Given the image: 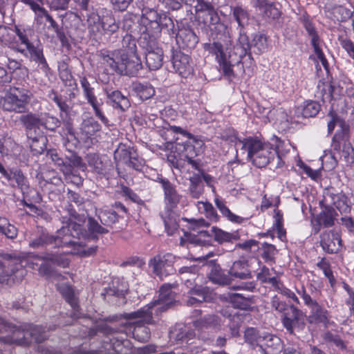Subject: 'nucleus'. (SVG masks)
<instances>
[{
  "instance_id": "nucleus-1",
  "label": "nucleus",
  "mask_w": 354,
  "mask_h": 354,
  "mask_svg": "<svg viewBox=\"0 0 354 354\" xmlns=\"http://www.w3.org/2000/svg\"><path fill=\"white\" fill-rule=\"evenodd\" d=\"M196 7V19L199 24L209 28L212 43L204 44V49L215 55L220 70L223 75L229 80L235 77L232 67L236 64L246 63L243 60L236 47L232 45V41L229 34L227 26L221 21L216 9L214 5L205 0H197Z\"/></svg>"
},
{
  "instance_id": "nucleus-2",
  "label": "nucleus",
  "mask_w": 354,
  "mask_h": 354,
  "mask_svg": "<svg viewBox=\"0 0 354 354\" xmlns=\"http://www.w3.org/2000/svg\"><path fill=\"white\" fill-rule=\"evenodd\" d=\"M68 216L62 218L63 226L57 232V235L51 234L47 229L37 226L29 241V247L32 249H41L53 245L55 248H65L70 243V235L73 237H88L96 239V233H105L107 231L102 228L94 218L88 221L86 230L84 224L86 216L84 214H77L69 205L66 207Z\"/></svg>"
},
{
  "instance_id": "nucleus-3",
  "label": "nucleus",
  "mask_w": 354,
  "mask_h": 354,
  "mask_svg": "<svg viewBox=\"0 0 354 354\" xmlns=\"http://www.w3.org/2000/svg\"><path fill=\"white\" fill-rule=\"evenodd\" d=\"M0 327L3 330L0 342L7 344L28 346L32 342L41 343L48 337L42 326L29 324L27 328L21 329L4 318H0Z\"/></svg>"
},
{
  "instance_id": "nucleus-4",
  "label": "nucleus",
  "mask_w": 354,
  "mask_h": 354,
  "mask_svg": "<svg viewBox=\"0 0 354 354\" xmlns=\"http://www.w3.org/2000/svg\"><path fill=\"white\" fill-rule=\"evenodd\" d=\"M239 143L242 144V149L247 151L248 159L257 167H265L274 159H277L278 165H280L279 149L283 142L279 138L276 137L275 148L263 144L260 140L252 137L240 140Z\"/></svg>"
},
{
  "instance_id": "nucleus-5",
  "label": "nucleus",
  "mask_w": 354,
  "mask_h": 354,
  "mask_svg": "<svg viewBox=\"0 0 354 354\" xmlns=\"http://www.w3.org/2000/svg\"><path fill=\"white\" fill-rule=\"evenodd\" d=\"M333 106V104H332ZM329 120L327 124L328 134L333 133L335 126H338L339 129L336 131L332 138L330 155L335 163L337 159L341 158L342 144L349 142L350 141V126L339 114L333 110V107L327 114Z\"/></svg>"
},
{
  "instance_id": "nucleus-6",
  "label": "nucleus",
  "mask_w": 354,
  "mask_h": 354,
  "mask_svg": "<svg viewBox=\"0 0 354 354\" xmlns=\"http://www.w3.org/2000/svg\"><path fill=\"white\" fill-rule=\"evenodd\" d=\"M245 342L262 354H278L283 350V342L275 335L261 333L254 328H248L244 334Z\"/></svg>"
},
{
  "instance_id": "nucleus-7",
  "label": "nucleus",
  "mask_w": 354,
  "mask_h": 354,
  "mask_svg": "<svg viewBox=\"0 0 354 354\" xmlns=\"http://www.w3.org/2000/svg\"><path fill=\"white\" fill-rule=\"evenodd\" d=\"M104 64L120 75L136 77L143 68V64L138 54H124L110 57L108 54L100 53Z\"/></svg>"
},
{
  "instance_id": "nucleus-8",
  "label": "nucleus",
  "mask_w": 354,
  "mask_h": 354,
  "mask_svg": "<svg viewBox=\"0 0 354 354\" xmlns=\"http://www.w3.org/2000/svg\"><path fill=\"white\" fill-rule=\"evenodd\" d=\"M268 48V37L261 32L252 35L250 38L246 33L240 32L235 50L243 57V60L249 61L252 64L253 62L252 53L261 55L266 52Z\"/></svg>"
},
{
  "instance_id": "nucleus-9",
  "label": "nucleus",
  "mask_w": 354,
  "mask_h": 354,
  "mask_svg": "<svg viewBox=\"0 0 354 354\" xmlns=\"http://www.w3.org/2000/svg\"><path fill=\"white\" fill-rule=\"evenodd\" d=\"M176 304V300H166L158 298L149 304L145 308L130 313L121 314L120 317L127 320L140 319V322L147 324H153V310L158 315L172 308Z\"/></svg>"
},
{
  "instance_id": "nucleus-10",
  "label": "nucleus",
  "mask_w": 354,
  "mask_h": 354,
  "mask_svg": "<svg viewBox=\"0 0 354 354\" xmlns=\"http://www.w3.org/2000/svg\"><path fill=\"white\" fill-rule=\"evenodd\" d=\"M171 129L174 132L180 133L183 137L187 138L185 141L179 138H176L174 146L176 152L182 154L185 160L194 158L199 155L204 146L201 140L196 138L192 133L180 127L174 126Z\"/></svg>"
},
{
  "instance_id": "nucleus-11",
  "label": "nucleus",
  "mask_w": 354,
  "mask_h": 354,
  "mask_svg": "<svg viewBox=\"0 0 354 354\" xmlns=\"http://www.w3.org/2000/svg\"><path fill=\"white\" fill-rule=\"evenodd\" d=\"M30 100V91L19 88H11L2 99V108L4 111L25 113Z\"/></svg>"
},
{
  "instance_id": "nucleus-12",
  "label": "nucleus",
  "mask_w": 354,
  "mask_h": 354,
  "mask_svg": "<svg viewBox=\"0 0 354 354\" xmlns=\"http://www.w3.org/2000/svg\"><path fill=\"white\" fill-rule=\"evenodd\" d=\"M114 160L116 166L124 165L136 171H141L144 166V160L139 156L137 150L122 143L115 150Z\"/></svg>"
},
{
  "instance_id": "nucleus-13",
  "label": "nucleus",
  "mask_w": 354,
  "mask_h": 354,
  "mask_svg": "<svg viewBox=\"0 0 354 354\" xmlns=\"http://www.w3.org/2000/svg\"><path fill=\"white\" fill-rule=\"evenodd\" d=\"M175 259L176 257L171 253L158 254L149 260V266L152 268L153 273L162 280L176 272Z\"/></svg>"
},
{
  "instance_id": "nucleus-14",
  "label": "nucleus",
  "mask_w": 354,
  "mask_h": 354,
  "mask_svg": "<svg viewBox=\"0 0 354 354\" xmlns=\"http://www.w3.org/2000/svg\"><path fill=\"white\" fill-rule=\"evenodd\" d=\"M281 323L286 330L291 335L295 334V328L303 329L305 326V315L295 306L290 304L282 313Z\"/></svg>"
},
{
  "instance_id": "nucleus-15",
  "label": "nucleus",
  "mask_w": 354,
  "mask_h": 354,
  "mask_svg": "<svg viewBox=\"0 0 354 354\" xmlns=\"http://www.w3.org/2000/svg\"><path fill=\"white\" fill-rule=\"evenodd\" d=\"M98 224L104 229H105L107 232L105 233H96V239H90L88 237H73L70 235V239L73 243H70L67 245H65V248H71L70 251L72 254H78L81 257H86L95 255L97 251L98 247L97 245H92L91 247H88L86 241H96L98 240V235L100 234H105L109 232V230L106 227L102 226L99 223Z\"/></svg>"
},
{
  "instance_id": "nucleus-16",
  "label": "nucleus",
  "mask_w": 354,
  "mask_h": 354,
  "mask_svg": "<svg viewBox=\"0 0 354 354\" xmlns=\"http://www.w3.org/2000/svg\"><path fill=\"white\" fill-rule=\"evenodd\" d=\"M156 181L161 185L164 191L166 209L172 211L180 203L183 196L178 192L176 186L168 179L163 177H158Z\"/></svg>"
},
{
  "instance_id": "nucleus-17",
  "label": "nucleus",
  "mask_w": 354,
  "mask_h": 354,
  "mask_svg": "<svg viewBox=\"0 0 354 354\" xmlns=\"http://www.w3.org/2000/svg\"><path fill=\"white\" fill-rule=\"evenodd\" d=\"M0 257L6 260L10 261L12 264V268L10 269V271L5 270L3 269L2 272H0V284H5L8 286H11L14 283V279L12 278V274L18 271L17 265L20 264L21 267L26 266L23 265V259L19 256L16 255L15 254H8V253H0ZM1 268H5L6 267L3 263Z\"/></svg>"
},
{
  "instance_id": "nucleus-18",
  "label": "nucleus",
  "mask_w": 354,
  "mask_h": 354,
  "mask_svg": "<svg viewBox=\"0 0 354 354\" xmlns=\"http://www.w3.org/2000/svg\"><path fill=\"white\" fill-rule=\"evenodd\" d=\"M171 53V62L175 71L185 78L192 75L193 68L190 57L178 50L172 49Z\"/></svg>"
},
{
  "instance_id": "nucleus-19",
  "label": "nucleus",
  "mask_w": 354,
  "mask_h": 354,
  "mask_svg": "<svg viewBox=\"0 0 354 354\" xmlns=\"http://www.w3.org/2000/svg\"><path fill=\"white\" fill-rule=\"evenodd\" d=\"M174 35H175L178 47L185 50L194 49L199 41L198 35L189 26L178 29L171 36Z\"/></svg>"
},
{
  "instance_id": "nucleus-20",
  "label": "nucleus",
  "mask_w": 354,
  "mask_h": 354,
  "mask_svg": "<svg viewBox=\"0 0 354 354\" xmlns=\"http://www.w3.org/2000/svg\"><path fill=\"white\" fill-rule=\"evenodd\" d=\"M207 265L211 268L207 277L212 283L219 286H227L231 283L232 277L229 274V271L225 273L216 260L209 261Z\"/></svg>"
},
{
  "instance_id": "nucleus-21",
  "label": "nucleus",
  "mask_w": 354,
  "mask_h": 354,
  "mask_svg": "<svg viewBox=\"0 0 354 354\" xmlns=\"http://www.w3.org/2000/svg\"><path fill=\"white\" fill-rule=\"evenodd\" d=\"M320 245L328 254L337 253L340 248L342 240L339 235L331 230L324 232L320 236Z\"/></svg>"
},
{
  "instance_id": "nucleus-22",
  "label": "nucleus",
  "mask_w": 354,
  "mask_h": 354,
  "mask_svg": "<svg viewBox=\"0 0 354 354\" xmlns=\"http://www.w3.org/2000/svg\"><path fill=\"white\" fill-rule=\"evenodd\" d=\"M138 40L131 33H127L123 36L121 41V48L112 51H101L100 53L108 54L110 57H115L124 54H138L136 43Z\"/></svg>"
},
{
  "instance_id": "nucleus-23",
  "label": "nucleus",
  "mask_w": 354,
  "mask_h": 354,
  "mask_svg": "<svg viewBox=\"0 0 354 354\" xmlns=\"http://www.w3.org/2000/svg\"><path fill=\"white\" fill-rule=\"evenodd\" d=\"M105 93L108 101L114 109L125 111L131 106V103L128 97L123 95L119 90L106 88Z\"/></svg>"
},
{
  "instance_id": "nucleus-24",
  "label": "nucleus",
  "mask_w": 354,
  "mask_h": 354,
  "mask_svg": "<svg viewBox=\"0 0 354 354\" xmlns=\"http://www.w3.org/2000/svg\"><path fill=\"white\" fill-rule=\"evenodd\" d=\"M155 26H151L149 31L153 33H159L162 30H166L169 35L175 34L176 28L173 19L166 12H160Z\"/></svg>"
},
{
  "instance_id": "nucleus-25",
  "label": "nucleus",
  "mask_w": 354,
  "mask_h": 354,
  "mask_svg": "<svg viewBox=\"0 0 354 354\" xmlns=\"http://www.w3.org/2000/svg\"><path fill=\"white\" fill-rule=\"evenodd\" d=\"M194 325L197 330L201 331L209 329L218 331L221 328V319L214 314L206 315L196 320Z\"/></svg>"
},
{
  "instance_id": "nucleus-26",
  "label": "nucleus",
  "mask_w": 354,
  "mask_h": 354,
  "mask_svg": "<svg viewBox=\"0 0 354 354\" xmlns=\"http://www.w3.org/2000/svg\"><path fill=\"white\" fill-rule=\"evenodd\" d=\"M19 120L24 127L28 138H31L29 135L32 131H36L37 129H40V113H35L27 111L26 113H22L19 116Z\"/></svg>"
},
{
  "instance_id": "nucleus-27",
  "label": "nucleus",
  "mask_w": 354,
  "mask_h": 354,
  "mask_svg": "<svg viewBox=\"0 0 354 354\" xmlns=\"http://www.w3.org/2000/svg\"><path fill=\"white\" fill-rule=\"evenodd\" d=\"M254 6L265 18L276 19L281 15V12L275 3L268 0H254Z\"/></svg>"
},
{
  "instance_id": "nucleus-28",
  "label": "nucleus",
  "mask_w": 354,
  "mask_h": 354,
  "mask_svg": "<svg viewBox=\"0 0 354 354\" xmlns=\"http://www.w3.org/2000/svg\"><path fill=\"white\" fill-rule=\"evenodd\" d=\"M229 274L232 277L239 279H250L252 277L248 261L245 259L234 261L229 270Z\"/></svg>"
},
{
  "instance_id": "nucleus-29",
  "label": "nucleus",
  "mask_w": 354,
  "mask_h": 354,
  "mask_svg": "<svg viewBox=\"0 0 354 354\" xmlns=\"http://www.w3.org/2000/svg\"><path fill=\"white\" fill-rule=\"evenodd\" d=\"M59 292L68 302L71 308H73V313L71 314V317L74 319H78L80 317V306L78 304V299L75 295L73 288L70 286H62L59 288Z\"/></svg>"
},
{
  "instance_id": "nucleus-30",
  "label": "nucleus",
  "mask_w": 354,
  "mask_h": 354,
  "mask_svg": "<svg viewBox=\"0 0 354 354\" xmlns=\"http://www.w3.org/2000/svg\"><path fill=\"white\" fill-rule=\"evenodd\" d=\"M26 49L30 55V59L40 66L43 71L47 72L50 69L40 45L31 43L26 46Z\"/></svg>"
},
{
  "instance_id": "nucleus-31",
  "label": "nucleus",
  "mask_w": 354,
  "mask_h": 354,
  "mask_svg": "<svg viewBox=\"0 0 354 354\" xmlns=\"http://www.w3.org/2000/svg\"><path fill=\"white\" fill-rule=\"evenodd\" d=\"M128 292V288L124 283L121 282L118 278L112 280L107 288L104 289L102 296L105 298L106 296H113L118 298H125Z\"/></svg>"
},
{
  "instance_id": "nucleus-32",
  "label": "nucleus",
  "mask_w": 354,
  "mask_h": 354,
  "mask_svg": "<svg viewBox=\"0 0 354 354\" xmlns=\"http://www.w3.org/2000/svg\"><path fill=\"white\" fill-rule=\"evenodd\" d=\"M188 295H193L201 304L203 302H212L216 299V293L210 288L198 285L192 290H189Z\"/></svg>"
},
{
  "instance_id": "nucleus-33",
  "label": "nucleus",
  "mask_w": 354,
  "mask_h": 354,
  "mask_svg": "<svg viewBox=\"0 0 354 354\" xmlns=\"http://www.w3.org/2000/svg\"><path fill=\"white\" fill-rule=\"evenodd\" d=\"M321 110V105L319 102L313 100H308L303 105L299 106L295 109V114L297 117L313 118L316 116Z\"/></svg>"
},
{
  "instance_id": "nucleus-34",
  "label": "nucleus",
  "mask_w": 354,
  "mask_h": 354,
  "mask_svg": "<svg viewBox=\"0 0 354 354\" xmlns=\"http://www.w3.org/2000/svg\"><path fill=\"white\" fill-rule=\"evenodd\" d=\"M67 198L68 200V204L65 206L64 209L66 211V207L68 205H71L73 209L77 213V214H84L86 216V220L84 224L86 230H88L87 223L88 221L91 217H88V215L86 212H80L81 207L84 205V198L82 197L80 194L73 191L70 189H68L67 191Z\"/></svg>"
},
{
  "instance_id": "nucleus-35",
  "label": "nucleus",
  "mask_w": 354,
  "mask_h": 354,
  "mask_svg": "<svg viewBox=\"0 0 354 354\" xmlns=\"http://www.w3.org/2000/svg\"><path fill=\"white\" fill-rule=\"evenodd\" d=\"M145 64L151 71L159 69L163 63V51L162 48H158L155 50L145 52Z\"/></svg>"
},
{
  "instance_id": "nucleus-36",
  "label": "nucleus",
  "mask_w": 354,
  "mask_h": 354,
  "mask_svg": "<svg viewBox=\"0 0 354 354\" xmlns=\"http://www.w3.org/2000/svg\"><path fill=\"white\" fill-rule=\"evenodd\" d=\"M229 301L234 308L243 310H252L254 303L252 297H246L239 293L229 294Z\"/></svg>"
},
{
  "instance_id": "nucleus-37",
  "label": "nucleus",
  "mask_w": 354,
  "mask_h": 354,
  "mask_svg": "<svg viewBox=\"0 0 354 354\" xmlns=\"http://www.w3.org/2000/svg\"><path fill=\"white\" fill-rule=\"evenodd\" d=\"M311 308V314L308 317L310 324H324L326 326L328 322V312L318 303Z\"/></svg>"
},
{
  "instance_id": "nucleus-38",
  "label": "nucleus",
  "mask_w": 354,
  "mask_h": 354,
  "mask_svg": "<svg viewBox=\"0 0 354 354\" xmlns=\"http://www.w3.org/2000/svg\"><path fill=\"white\" fill-rule=\"evenodd\" d=\"M337 215L335 209L331 206H325L318 214L317 221L319 225L325 227H331L335 224V217Z\"/></svg>"
},
{
  "instance_id": "nucleus-39",
  "label": "nucleus",
  "mask_w": 354,
  "mask_h": 354,
  "mask_svg": "<svg viewBox=\"0 0 354 354\" xmlns=\"http://www.w3.org/2000/svg\"><path fill=\"white\" fill-rule=\"evenodd\" d=\"M138 45L145 52L158 48V41L155 37L149 33V30H143L138 39Z\"/></svg>"
},
{
  "instance_id": "nucleus-40",
  "label": "nucleus",
  "mask_w": 354,
  "mask_h": 354,
  "mask_svg": "<svg viewBox=\"0 0 354 354\" xmlns=\"http://www.w3.org/2000/svg\"><path fill=\"white\" fill-rule=\"evenodd\" d=\"M100 19L102 29L109 34L116 32L120 28L119 21H117L112 13H106L101 17L97 16Z\"/></svg>"
},
{
  "instance_id": "nucleus-41",
  "label": "nucleus",
  "mask_w": 354,
  "mask_h": 354,
  "mask_svg": "<svg viewBox=\"0 0 354 354\" xmlns=\"http://www.w3.org/2000/svg\"><path fill=\"white\" fill-rule=\"evenodd\" d=\"M40 127L52 132H55L56 129L62 124L61 120L49 113H40Z\"/></svg>"
},
{
  "instance_id": "nucleus-42",
  "label": "nucleus",
  "mask_w": 354,
  "mask_h": 354,
  "mask_svg": "<svg viewBox=\"0 0 354 354\" xmlns=\"http://www.w3.org/2000/svg\"><path fill=\"white\" fill-rule=\"evenodd\" d=\"M101 129L100 124L93 118L84 120L81 124L80 131L82 135L89 138L94 136Z\"/></svg>"
},
{
  "instance_id": "nucleus-43",
  "label": "nucleus",
  "mask_w": 354,
  "mask_h": 354,
  "mask_svg": "<svg viewBox=\"0 0 354 354\" xmlns=\"http://www.w3.org/2000/svg\"><path fill=\"white\" fill-rule=\"evenodd\" d=\"M190 185L189 192L190 196L194 198H198L204 192V185L201 175L194 174L189 178Z\"/></svg>"
},
{
  "instance_id": "nucleus-44",
  "label": "nucleus",
  "mask_w": 354,
  "mask_h": 354,
  "mask_svg": "<svg viewBox=\"0 0 354 354\" xmlns=\"http://www.w3.org/2000/svg\"><path fill=\"white\" fill-rule=\"evenodd\" d=\"M214 241L220 244L225 242H232V241L239 240L240 236L238 232L229 233L222 230L216 227H213L211 230Z\"/></svg>"
},
{
  "instance_id": "nucleus-45",
  "label": "nucleus",
  "mask_w": 354,
  "mask_h": 354,
  "mask_svg": "<svg viewBox=\"0 0 354 354\" xmlns=\"http://www.w3.org/2000/svg\"><path fill=\"white\" fill-rule=\"evenodd\" d=\"M159 12L153 8H144L142 10L141 23L145 26V30H149L151 26H155L158 18Z\"/></svg>"
},
{
  "instance_id": "nucleus-46",
  "label": "nucleus",
  "mask_w": 354,
  "mask_h": 354,
  "mask_svg": "<svg viewBox=\"0 0 354 354\" xmlns=\"http://www.w3.org/2000/svg\"><path fill=\"white\" fill-rule=\"evenodd\" d=\"M132 88L133 91H134L142 100H148L155 94L153 87L149 83L142 84L136 82L133 84Z\"/></svg>"
},
{
  "instance_id": "nucleus-47",
  "label": "nucleus",
  "mask_w": 354,
  "mask_h": 354,
  "mask_svg": "<svg viewBox=\"0 0 354 354\" xmlns=\"http://www.w3.org/2000/svg\"><path fill=\"white\" fill-rule=\"evenodd\" d=\"M173 212L170 209H165L164 214L161 213L160 216L163 220L165 230L169 236L173 235L178 228V224L173 216Z\"/></svg>"
},
{
  "instance_id": "nucleus-48",
  "label": "nucleus",
  "mask_w": 354,
  "mask_h": 354,
  "mask_svg": "<svg viewBox=\"0 0 354 354\" xmlns=\"http://www.w3.org/2000/svg\"><path fill=\"white\" fill-rule=\"evenodd\" d=\"M232 15L234 19L241 28H243L248 24L250 15L248 12L241 6H236L234 7L231 6Z\"/></svg>"
},
{
  "instance_id": "nucleus-49",
  "label": "nucleus",
  "mask_w": 354,
  "mask_h": 354,
  "mask_svg": "<svg viewBox=\"0 0 354 354\" xmlns=\"http://www.w3.org/2000/svg\"><path fill=\"white\" fill-rule=\"evenodd\" d=\"M98 218L102 225L111 227L118 222L119 215L113 209L104 210L99 212Z\"/></svg>"
},
{
  "instance_id": "nucleus-50",
  "label": "nucleus",
  "mask_w": 354,
  "mask_h": 354,
  "mask_svg": "<svg viewBox=\"0 0 354 354\" xmlns=\"http://www.w3.org/2000/svg\"><path fill=\"white\" fill-rule=\"evenodd\" d=\"M303 26L308 32V35L311 37V44L313 46L319 44L320 38L318 35L313 22L309 19L308 16L304 15L301 18Z\"/></svg>"
},
{
  "instance_id": "nucleus-51",
  "label": "nucleus",
  "mask_w": 354,
  "mask_h": 354,
  "mask_svg": "<svg viewBox=\"0 0 354 354\" xmlns=\"http://www.w3.org/2000/svg\"><path fill=\"white\" fill-rule=\"evenodd\" d=\"M353 11L342 6H335L331 9V15L334 19L344 22L351 19Z\"/></svg>"
},
{
  "instance_id": "nucleus-52",
  "label": "nucleus",
  "mask_w": 354,
  "mask_h": 354,
  "mask_svg": "<svg viewBox=\"0 0 354 354\" xmlns=\"http://www.w3.org/2000/svg\"><path fill=\"white\" fill-rule=\"evenodd\" d=\"M215 204L221 214L232 222L241 223L244 218L233 214L230 209L225 206L224 202L218 198L215 199Z\"/></svg>"
},
{
  "instance_id": "nucleus-53",
  "label": "nucleus",
  "mask_w": 354,
  "mask_h": 354,
  "mask_svg": "<svg viewBox=\"0 0 354 354\" xmlns=\"http://www.w3.org/2000/svg\"><path fill=\"white\" fill-rule=\"evenodd\" d=\"M7 175L8 176H3L5 177L8 181L15 180L17 187L21 190H24L28 187V185L26 183V178L20 169H12L10 171L7 170Z\"/></svg>"
},
{
  "instance_id": "nucleus-54",
  "label": "nucleus",
  "mask_w": 354,
  "mask_h": 354,
  "mask_svg": "<svg viewBox=\"0 0 354 354\" xmlns=\"http://www.w3.org/2000/svg\"><path fill=\"white\" fill-rule=\"evenodd\" d=\"M258 248L261 250V257L266 263H275V255L278 251L274 245L263 243L261 247Z\"/></svg>"
},
{
  "instance_id": "nucleus-55",
  "label": "nucleus",
  "mask_w": 354,
  "mask_h": 354,
  "mask_svg": "<svg viewBox=\"0 0 354 354\" xmlns=\"http://www.w3.org/2000/svg\"><path fill=\"white\" fill-rule=\"evenodd\" d=\"M15 40V29L0 25V43L4 45H10L14 43Z\"/></svg>"
},
{
  "instance_id": "nucleus-56",
  "label": "nucleus",
  "mask_w": 354,
  "mask_h": 354,
  "mask_svg": "<svg viewBox=\"0 0 354 354\" xmlns=\"http://www.w3.org/2000/svg\"><path fill=\"white\" fill-rule=\"evenodd\" d=\"M139 21L138 17L130 12H127L123 18L122 28L130 33L135 32Z\"/></svg>"
},
{
  "instance_id": "nucleus-57",
  "label": "nucleus",
  "mask_w": 354,
  "mask_h": 354,
  "mask_svg": "<svg viewBox=\"0 0 354 354\" xmlns=\"http://www.w3.org/2000/svg\"><path fill=\"white\" fill-rule=\"evenodd\" d=\"M86 160L89 167L93 169L97 174H102L104 171V166L98 154L91 153L86 155Z\"/></svg>"
},
{
  "instance_id": "nucleus-58",
  "label": "nucleus",
  "mask_w": 354,
  "mask_h": 354,
  "mask_svg": "<svg viewBox=\"0 0 354 354\" xmlns=\"http://www.w3.org/2000/svg\"><path fill=\"white\" fill-rule=\"evenodd\" d=\"M80 84L83 89L84 95L88 103L93 101L95 102L97 99L94 93V88L91 86L86 77L84 76L80 77Z\"/></svg>"
},
{
  "instance_id": "nucleus-59",
  "label": "nucleus",
  "mask_w": 354,
  "mask_h": 354,
  "mask_svg": "<svg viewBox=\"0 0 354 354\" xmlns=\"http://www.w3.org/2000/svg\"><path fill=\"white\" fill-rule=\"evenodd\" d=\"M66 159L68 161L67 165L70 166L71 169H73V167H77L83 171L86 169V163L83 162L82 158L76 153L69 151L68 154L66 155Z\"/></svg>"
},
{
  "instance_id": "nucleus-60",
  "label": "nucleus",
  "mask_w": 354,
  "mask_h": 354,
  "mask_svg": "<svg viewBox=\"0 0 354 354\" xmlns=\"http://www.w3.org/2000/svg\"><path fill=\"white\" fill-rule=\"evenodd\" d=\"M62 172L67 183H71L77 187L82 185L84 179L80 175L75 174L70 166L62 169Z\"/></svg>"
},
{
  "instance_id": "nucleus-61",
  "label": "nucleus",
  "mask_w": 354,
  "mask_h": 354,
  "mask_svg": "<svg viewBox=\"0 0 354 354\" xmlns=\"http://www.w3.org/2000/svg\"><path fill=\"white\" fill-rule=\"evenodd\" d=\"M342 158L348 164L354 163V148L350 142L342 144L341 158H338L337 160Z\"/></svg>"
},
{
  "instance_id": "nucleus-62",
  "label": "nucleus",
  "mask_w": 354,
  "mask_h": 354,
  "mask_svg": "<svg viewBox=\"0 0 354 354\" xmlns=\"http://www.w3.org/2000/svg\"><path fill=\"white\" fill-rule=\"evenodd\" d=\"M39 259L46 261V262L51 263L53 265H57L62 267H66L68 265V262L66 259H63L60 255L47 253L45 255L40 257Z\"/></svg>"
},
{
  "instance_id": "nucleus-63",
  "label": "nucleus",
  "mask_w": 354,
  "mask_h": 354,
  "mask_svg": "<svg viewBox=\"0 0 354 354\" xmlns=\"http://www.w3.org/2000/svg\"><path fill=\"white\" fill-rule=\"evenodd\" d=\"M46 142L47 139L44 136L32 138V142L30 145L31 151L35 154H41L46 149Z\"/></svg>"
},
{
  "instance_id": "nucleus-64",
  "label": "nucleus",
  "mask_w": 354,
  "mask_h": 354,
  "mask_svg": "<svg viewBox=\"0 0 354 354\" xmlns=\"http://www.w3.org/2000/svg\"><path fill=\"white\" fill-rule=\"evenodd\" d=\"M338 41L348 57L354 60V41L343 35L338 36Z\"/></svg>"
}]
</instances>
